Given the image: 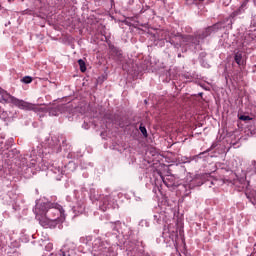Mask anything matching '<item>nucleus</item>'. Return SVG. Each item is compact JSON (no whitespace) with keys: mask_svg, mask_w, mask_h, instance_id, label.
<instances>
[{"mask_svg":"<svg viewBox=\"0 0 256 256\" xmlns=\"http://www.w3.org/2000/svg\"><path fill=\"white\" fill-rule=\"evenodd\" d=\"M42 209L46 212L47 217L57 225L61 221V209L57 208V204L46 202L41 204Z\"/></svg>","mask_w":256,"mask_h":256,"instance_id":"1","label":"nucleus"},{"mask_svg":"<svg viewBox=\"0 0 256 256\" xmlns=\"http://www.w3.org/2000/svg\"><path fill=\"white\" fill-rule=\"evenodd\" d=\"M40 209L42 212H36V219H38L40 225L45 229L55 227L57 224L54 223V221L51 220L49 216H47V212L43 209V207H40Z\"/></svg>","mask_w":256,"mask_h":256,"instance_id":"2","label":"nucleus"},{"mask_svg":"<svg viewBox=\"0 0 256 256\" xmlns=\"http://www.w3.org/2000/svg\"><path fill=\"white\" fill-rule=\"evenodd\" d=\"M170 43H172V45H175L176 47H181L182 45H185L187 43H193V36L176 35L170 39Z\"/></svg>","mask_w":256,"mask_h":256,"instance_id":"3","label":"nucleus"},{"mask_svg":"<svg viewBox=\"0 0 256 256\" xmlns=\"http://www.w3.org/2000/svg\"><path fill=\"white\" fill-rule=\"evenodd\" d=\"M13 105L25 111H37V105L15 98Z\"/></svg>","mask_w":256,"mask_h":256,"instance_id":"4","label":"nucleus"},{"mask_svg":"<svg viewBox=\"0 0 256 256\" xmlns=\"http://www.w3.org/2000/svg\"><path fill=\"white\" fill-rule=\"evenodd\" d=\"M0 103H15V97L0 88Z\"/></svg>","mask_w":256,"mask_h":256,"instance_id":"5","label":"nucleus"},{"mask_svg":"<svg viewBox=\"0 0 256 256\" xmlns=\"http://www.w3.org/2000/svg\"><path fill=\"white\" fill-rule=\"evenodd\" d=\"M211 33H213V27H208L201 34H199V39H205L206 37H209Z\"/></svg>","mask_w":256,"mask_h":256,"instance_id":"6","label":"nucleus"},{"mask_svg":"<svg viewBox=\"0 0 256 256\" xmlns=\"http://www.w3.org/2000/svg\"><path fill=\"white\" fill-rule=\"evenodd\" d=\"M78 65L82 73H85L87 71V66L85 65V61L83 59L78 60Z\"/></svg>","mask_w":256,"mask_h":256,"instance_id":"7","label":"nucleus"},{"mask_svg":"<svg viewBox=\"0 0 256 256\" xmlns=\"http://www.w3.org/2000/svg\"><path fill=\"white\" fill-rule=\"evenodd\" d=\"M235 62L237 65H241V60L243 59V55L239 52H237L234 56Z\"/></svg>","mask_w":256,"mask_h":256,"instance_id":"8","label":"nucleus"},{"mask_svg":"<svg viewBox=\"0 0 256 256\" xmlns=\"http://www.w3.org/2000/svg\"><path fill=\"white\" fill-rule=\"evenodd\" d=\"M33 82V78L31 76H25L22 78V83H25L26 85H29V83Z\"/></svg>","mask_w":256,"mask_h":256,"instance_id":"9","label":"nucleus"},{"mask_svg":"<svg viewBox=\"0 0 256 256\" xmlns=\"http://www.w3.org/2000/svg\"><path fill=\"white\" fill-rule=\"evenodd\" d=\"M254 4L256 5V0H253ZM249 3V0H245L241 6L239 7V11H243V9H245V7H247V4Z\"/></svg>","mask_w":256,"mask_h":256,"instance_id":"10","label":"nucleus"},{"mask_svg":"<svg viewBox=\"0 0 256 256\" xmlns=\"http://www.w3.org/2000/svg\"><path fill=\"white\" fill-rule=\"evenodd\" d=\"M139 129H140V132L142 133V135H144V137H147V128H145V126H143V124L140 125Z\"/></svg>","mask_w":256,"mask_h":256,"instance_id":"11","label":"nucleus"},{"mask_svg":"<svg viewBox=\"0 0 256 256\" xmlns=\"http://www.w3.org/2000/svg\"><path fill=\"white\" fill-rule=\"evenodd\" d=\"M240 121H252L253 118H251L250 116H245V115H241L239 117Z\"/></svg>","mask_w":256,"mask_h":256,"instance_id":"12","label":"nucleus"},{"mask_svg":"<svg viewBox=\"0 0 256 256\" xmlns=\"http://www.w3.org/2000/svg\"><path fill=\"white\" fill-rule=\"evenodd\" d=\"M58 255L59 256H71V254H69V253L66 254L65 251H63V250H60Z\"/></svg>","mask_w":256,"mask_h":256,"instance_id":"13","label":"nucleus"},{"mask_svg":"<svg viewBox=\"0 0 256 256\" xmlns=\"http://www.w3.org/2000/svg\"><path fill=\"white\" fill-rule=\"evenodd\" d=\"M109 199H111V196H106V197H104V203L106 204L107 203V201H109Z\"/></svg>","mask_w":256,"mask_h":256,"instance_id":"14","label":"nucleus"},{"mask_svg":"<svg viewBox=\"0 0 256 256\" xmlns=\"http://www.w3.org/2000/svg\"><path fill=\"white\" fill-rule=\"evenodd\" d=\"M50 114L51 115H57V114H55V110H53V109L50 111Z\"/></svg>","mask_w":256,"mask_h":256,"instance_id":"15","label":"nucleus"},{"mask_svg":"<svg viewBox=\"0 0 256 256\" xmlns=\"http://www.w3.org/2000/svg\"><path fill=\"white\" fill-rule=\"evenodd\" d=\"M205 153H209V150H207V151H205V152L200 153V155H205Z\"/></svg>","mask_w":256,"mask_h":256,"instance_id":"16","label":"nucleus"},{"mask_svg":"<svg viewBox=\"0 0 256 256\" xmlns=\"http://www.w3.org/2000/svg\"><path fill=\"white\" fill-rule=\"evenodd\" d=\"M199 1H205V0H199Z\"/></svg>","mask_w":256,"mask_h":256,"instance_id":"17","label":"nucleus"}]
</instances>
